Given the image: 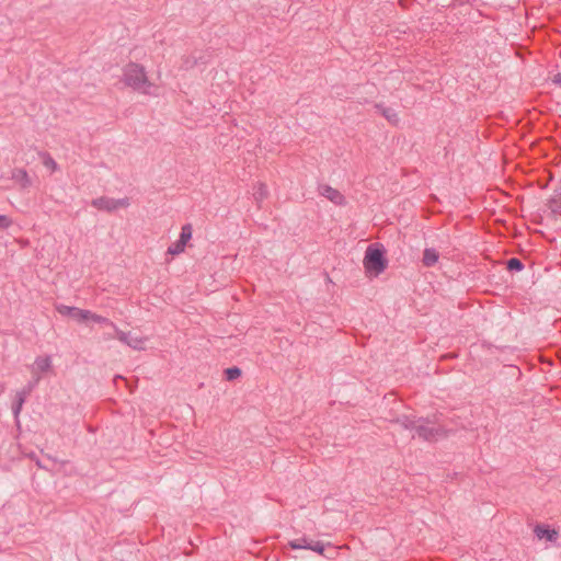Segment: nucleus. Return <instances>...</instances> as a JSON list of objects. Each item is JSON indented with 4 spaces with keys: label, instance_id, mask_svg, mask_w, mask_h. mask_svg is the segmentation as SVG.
Masks as SVG:
<instances>
[{
    "label": "nucleus",
    "instance_id": "1",
    "mask_svg": "<svg viewBox=\"0 0 561 561\" xmlns=\"http://www.w3.org/2000/svg\"><path fill=\"white\" fill-rule=\"evenodd\" d=\"M122 81L125 85L150 96H158V87L149 80L145 66L129 61L122 69Z\"/></svg>",
    "mask_w": 561,
    "mask_h": 561
},
{
    "label": "nucleus",
    "instance_id": "2",
    "mask_svg": "<svg viewBox=\"0 0 561 561\" xmlns=\"http://www.w3.org/2000/svg\"><path fill=\"white\" fill-rule=\"evenodd\" d=\"M398 422L407 430L415 431L413 437L417 436L424 440L434 442L443 437L446 431L440 426L431 424L430 421L403 415Z\"/></svg>",
    "mask_w": 561,
    "mask_h": 561
},
{
    "label": "nucleus",
    "instance_id": "3",
    "mask_svg": "<svg viewBox=\"0 0 561 561\" xmlns=\"http://www.w3.org/2000/svg\"><path fill=\"white\" fill-rule=\"evenodd\" d=\"M55 309L60 316L68 317L78 323L88 324L90 322H94L114 327V323L107 318H104L87 309L71 307L64 304H56Z\"/></svg>",
    "mask_w": 561,
    "mask_h": 561
},
{
    "label": "nucleus",
    "instance_id": "4",
    "mask_svg": "<svg viewBox=\"0 0 561 561\" xmlns=\"http://www.w3.org/2000/svg\"><path fill=\"white\" fill-rule=\"evenodd\" d=\"M364 267L370 277L380 275L387 267L385 250L379 244H371L367 248L364 256Z\"/></svg>",
    "mask_w": 561,
    "mask_h": 561
},
{
    "label": "nucleus",
    "instance_id": "5",
    "mask_svg": "<svg viewBox=\"0 0 561 561\" xmlns=\"http://www.w3.org/2000/svg\"><path fill=\"white\" fill-rule=\"evenodd\" d=\"M91 205L98 210L113 213L118 209L127 208L130 205V201L128 197L113 198L108 196H101L94 198L91 202Z\"/></svg>",
    "mask_w": 561,
    "mask_h": 561
},
{
    "label": "nucleus",
    "instance_id": "6",
    "mask_svg": "<svg viewBox=\"0 0 561 561\" xmlns=\"http://www.w3.org/2000/svg\"><path fill=\"white\" fill-rule=\"evenodd\" d=\"M193 236V228L191 224H185L181 228L179 239L173 242L167 250V255L176 256L185 251L187 243Z\"/></svg>",
    "mask_w": 561,
    "mask_h": 561
},
{
    "label": "nucleus",
    "instance_id": "7",
    "mask_svg": "<svg viewBox=\"0 0 561 561\" xmlns=\"http://www.w3.org/2000/svg\"><path fill=\"white\" fill-rule=\"evenodd\" d=\"M53 368V362L50 356L43 355L37 356L34 363L31 365V374L33 376V381L31 382L33 386H36L42 379L43 375L50 371Z\"/></svg>",
    "mask_w": 561,
    "mask_h": 561
},
{
    "label": "nucleus",
    "instance_id": "8",
    "mask_svg": "<svg viewBox=\"0 0 561 561\" xmlns=\"http://www.w3.org/2000/svg\"><path fill=\"white\" fill-rule=\"evenodd\" d=\"M115 330L116 339L121 342L127 344L129 347L134 350H144L147 339L139 335H134L130 332H124L119 330L115 324L112 327Z\"/></svg>",
    "mask_w": 561,
    "mask_h": 561
},
{
    "label": "nucleus",
    "instance_id": "9",
    "mask_svg": "<svg viewBox=\"0 0 561 561\" xmlns=\"http://www.w3.org/2000/svg\"><path fill=\"white\" fill-rule=\"evenodd\" d=\"M318 192L321 196L325 197L335 205H343L345 203V198L342 193L328 184L320 185Z\"/></svg>",
    "mask_w": 561,
    "mask_h": 561
},
{
    "label": "nucleus",
    "instance_id": "10",
    "mask_svg": "<svg viewBox=\"0 0 561 561\" xmlns=\"http://www.w3.org/2000/svg\"><path fill=\"white\" fill-rule=\"evenodd\" d=\"M34 387L35 386L30 383L27 388H24L16 392L15 400H14V403L12 407V411H13V414L15 417L19 416V414L23 408V404L26 401V398L28 397V394L31 393V391L33 390Z\"/></svg>",
    "mask_w": 561,
    "mask_h": 561
},
{
    "label": "nucleus",
    "instance_id": "11",
    "mask_svg": "<svg viewBox=\"0 0 561 561\" xmlns=\"http://www.w3.org/2000/svg\"><path fill=\"white\" fill-rule=\"evenodd\" d=\"M534 531L538 539H545L546 541L549 542H556L559 537V534L556 529L549 528L548 526L543 525L536 526Z\"/></svg>",
    "mask_w": 561,
    "mask_h": 561
},
{
    "label": "nucleus",
    "instance_id": "12",
    "mask_svg": "<svg viewBox=\"0 0 561 561\" xmlns=\"http://www.w3.org/2000/svg\"><path fill=\"white\" fill-rule=\"evenodd\" d=\"M253 197L257 203H262L268 196L267 185L263 182H257L253 185Z\"/></svg>",
    "mask_w": 561,
    "mask_h": 561
},
{
    "label": "nucleus",
    "instance_id": "13",
    "mask_svg": "<svg viewBox=\"0 0 561 561\" xmlns=\"http://www.w3.org/2000/svg\"><path fill=\"white\" fill-rule=\"evenodd\" d=\"M12 179L22 187H27L31 184L27 172L23 169H15L12 171Z\"/></svg>",
    "mask_w": 561,
    "mask_h": 561
},
{
    "label": "nucleus",
    "instance_id": "14",
    "mask_svg": "<svg viewBox=\"0 0 561 561\" xmlns=\"http://www.w3.org/2000/svg\"><path fill=\"white\" fill-rule=\"evenodd\" d=\"M377 108L381 113V115L392 125H397L399 123V115L398 113L391 108V107H385L381 105H378Z\"/></svg>",
    "mask_w": 561,
    "mask_h": 561
},
{
    "label": "nucleus",
    "instance_id": "15",
    "mask_svg": "<svg viewBox=\"0 0 561 561\" xmlns=\"http://www.w3.org/2000/svg\"><path fill=\"white\" fill-rule=\"evenodd\" d=\"M327 548H332V545L330 542L325 543V542H322L319 540H312L309 543V550L317 552L318 554H321L324 557H325L324 551ZM327 558L331 559V558H333V556H327Z\"/></svg>",
    "mask_w": 561,
    "mask_h": 561
},
{
    "label": "nucleus",
    "instance_id": "16",
    "mask_svg": "<svg viewBox=\"0 0 561 561\" xmlns=\"http://www.w3.org/2000/svg\"><path fill=\"white\" fill-rule=\"evenodd\" d=\"M438 257L439 254L435 249H425L423 253V263L425 266H433L437 263Z\"/></svg>",
    "mask_w": 561,
    "mask_h": 561
},
{
    "label": "nucleus",
    "instance_id": "17",
    "mask_svg": "<svg viewBox=\"0 0 561 561\" xmlns=\"http://www.w3.org/2000/svg\"><path fill=\"white\" fill-rule=\"evenodd\" d=\"M310 541H312V539H309L307 537H301V538H297V539L290 540L288 542V546L291 549H294V550H298V549H307V550H309Z\"/></svg>",
    "mask_w": 561,
    "mask_h": 561
},
{
    "label": "nucleus",
    "instance_id": "18",
    "mask_svg": "<svg viewBox=\"0 0 561 561\" xmlns=\"http://www.w3.org/2000/svg\"><path fill=\"white\" fill-rule=\"evenodd\" d=\"M42 162H43L44 167L47 168L48 170H50L51 172H56L58 170L57 162L48 153L42 154Z\"/></svg>",
    "mask_w": 561,
    "mask_h": 561
},
{
    "label": "nucleus",
    "instance_id": "19",
    "mask_svg": "<svg viewBox=\"0 0 561 561\" xmlns=\"http://www.w3.org/2000/svg\"><path fill=\"white\" fill-rule=\"evenodd\" d=\"M523 267V263L516 257L510 259L507 262V268L511 271H522Z\"/></svg>",
    "mask_w": 561,
    "mask_h": 561
},
{
    "label": "nucleus",
    "instance_id": "20",
    "mask_svg": "<svg viewBox=\"0 0 561 561\" xmlns=\"http://www.w3.org/2000/svg\"><path fill=\"white\" fill-rule=\"evenodd\" d=\"M225 375L228 380H233L241 375V370L237 367L228 368L225 370Z\"/></svg>",
    "mask_w": 561,
    "mask_h": 561
},
{
    "label": "nucleus",
    "instance_id": "21",
    "mask_svg": "<svg viewBox=\"0 0 561 561\" xmlns=\"http://www.w3.org/2000/svg\"><path fill=\"white\" fill-rule=\"evenodd\" d=\"M11 225H12V220L9 217H7L4 215H0V228L7 229Z\"/></svg>",
    "mask_w": 561,
    "mask_h": 561
},
{
    "label": "nucleus",
    "instance_id": "22",
    "mask_svg": "<svg viewBox=\"0 0 561 561\" xmlns=\"http://www.w3.org/2000/svg\"><path fill=\"white\" fill-rule=\"evenodd\" d=\"M553 81L561 85V73L556 75Z\"/></svg>",
    "mask_w": 561,
    "mask_h": 561
}]
</instances>
